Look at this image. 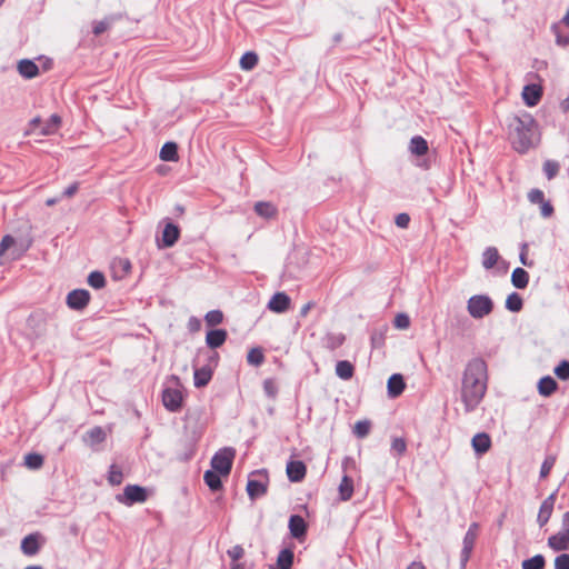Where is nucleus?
I'll return each mask as SVG.
<instances>
[{
    "instance_id": "nucleus-1",
    "label": "nucleus",
    "mask_w": 569,
    "mask_h": 569,
    "mask_svg": "<svg viewBox=\"0 0 569 569\" xmlns=\"http://www.w3.org/2000/svg\"><path fill=\"white\" fill-rule=\"evenodd\" d=\"M487 363L481 358L471 359L463 371L461 400L466 411L470 412L482 400L487 390Z\"/></svg>"
},
{
    "instance_id": "nucleus-2",
    "label": "nucleus",
    "mask_w": 569,
    "mask_h": 569,
    "mask_svg": "<svg viewBox=\"0 0 569 569\" xmlns=\"http://www.w3.org/2000/svg\"><path fill=\"white\" fill-rule=\"evenodd\" d=\"M511 142L516 151L527 152L539 141L538 124L529 113L515 117L512 123Z\"/></svg>"
},
{
    "instance_id": "nucleus-3",
    "label": "nucleus",
    "mask_w": 569,
    "mask_h": 569,
    "mask_svg": "<svg viewBox=\"0 0 569 569\" xmlns=\"http://www.w3.org/2000/svg\"><path fill=\"white\" fill-rule=\"evenodd\" d=\"M467 310L473 319H482L493 310V302L487 295H475L467 301Z\"/></svg>"
},
{
    "instance_id": "nucleus-4",
    "label": "nucleus",
    "mask_w": 569,
    "mask_h": 569,
    "mask_svg": "<svg viewBox=\"0 0 569 569\" xmlns=\"http://www.w3.org/2000/svg\"><path fill=\"white\" fill-rule=\"evenodd\" d=\"M267 470H256L251 472L247 482V493L251 500H256L267 493L268 490Z\"/></svg>"
},
{
    "instance_id": "nucleus-5",
    "label": "nucleus",
    "mask_w": 569,
    "mask_h": 569,
    "mask_svg": "<svg viewBox=\"0 0 569 569\" xmlns=\"http://www.w3.org/2000/svg\"><path fill=\"white\" fill-rule=\"evenodd\" d=\"M234 456L236 450L231 447L220 449L211 459L212 470H216L221 476H228L231 471Z\"/></svg>"
},
{
    "instance_id": "nucleus-6",
    "label": "nucleus",
    "mask_w": 569,
    "mask_h": 569,
    "mask_svg": "<svg viewBox=\"0 0 569 569\" xmlns=\"http://www.w3.org/2000/svg\"><path fill=\"white\" fill-rule=\"evenodd\" d=\"M47 315L41 310L30 313L26 321L28 337L30 339L42 337L47 331Z\"/></svg>"
},
{
    "instance_id": "nucleus-7",
    "label": "nucleus",
    "mask_w": 569,
    "mask_h": 569,
    "mask_svg": "<svg viewBox=\"0 0 569 569\" xmlns=\"http://www.w3.org/2000/svg\"><path fill=\"white\" fill-rule=\"evenodd\" d=\"M219 360L218 353H212L209 357V362L200 368H194L193 383L196 388L206 387L212 379L213 368L217 366Z\"/></svg>"
},
{
    "instance_id": "nucleus-8",
    "label": "nucleus",
    "mask_w": 569,
    "mask_h": 569,
    "mask_svg": "<svg viewBox=\"0 0 569 569\" xmlns=\"http://www.w3.org/2000/svg\"><path fill=\"white\" fill-rule=\"evenodd\" d=\"M147 498L148 493L146 488L138 485H127L123 489V493L117 496V500L127 506L144 502Z\"/></svg>"
},
{
    "instance_id": "nucleus-9",
    "label": "nucleus",
    "mask_w": 569,
    "mask_h": 569,
    "mask_svg": "<svg viewBox=\"0 0 569 569\" xmlns=\"http://www.w3.org/2000/svg\"><path fill=\"white\" fill-rule=\"evenodd\" d=\"M163 407L170 412H179L183 403V393L177 388H164L162 391Z\"/></svg>"
},
{
    "instance_id": "nucleus-10",
    "label": "nucleus",
    "mask_w": 569,
    "mask_h": 569,
    "mask_svg": "<svg viewBox=\"0 0 569 569\" xmlns=\"http://www.w3.org/2000/svg\"><path fill=\"white\" fill-rule=\"evenodd\" d=\"M90 301V292L86 289H74L67 296V306L72 310H83Z\"/></svg>"
},
{
    "instance_id": "nucleus-11",
    "label": "nucleus",
    "mask_w": 569,
    "mask_h": 569,
    "mask_svg": "<svg viewBox=\"0 0 569 569\" xmlns=\"http://www.w3.org/2000/svg\"><path fill=\"white\" fill-rule=\"evenodd\" d=\"M556 502V492L549 495L540 505L539 512L537 516V522L540 527L548 523L551 518L553 507Z\"/></svg>"
},
{
    "instance_id": "nucleus-12",
    "label": "nucleus",
    "mask_w": 569,
    "mask_h": 569,
    "mask_svg": "<svg viewBox=\"0 0 569 569\" xmlns=\"http://www.w3.org/2000/svg\"><path fill=\"white\" fill-rule=\"evenodd\" d=\"M40 538L38 532L26 536L21 541V551L29 557L37 555L41 548Z\"/></svg>"
},
{
    "instance_id": "nucleus-13",
    "label": "nucleus",
    "mask_w": 569,
    "mask_h": 569,
    "mask_svg": "<svg viewBox=\"0 0 569 569\" xmlns=\"http://www.w3.org/2000/svg\"><path fill=\"white\" fill-rule=\"evenodd\" d=\"M290 298L286 292L274 293L268 302V308L277 313L284 312L290 307Z\"/></svg>"
},
{
    "instance_id": "nucleus-14",
    "label": "nucleus",
    "mask_w": 569,
    "mask_h": 569,
    "mask_svg": "<svg viewBox=\"0 0 569 569\" xmlns=\"http://www.w3.org/2000/svg\"><path fill=\"white\" fill-rule=\"evenodd\" d=\"M289 530L290 535L300 540L306 536L307 532V523L305 519L299 515H292L289 518Z\"/></svg>"
},
{
    "instance_id": "nucleus-15",
    "label": "nucleus",
    "mask_w": 569,
    "mask_h": 569,
    "mask_svg": "<svg viewBox=\"0 0 569 569\" xmlns=\"http://www.w3.org/2000/svg\"><path fill=\"white\" fill-rule=\"evenodd\" d=\"M180 237V229L177 224L168 222L162 231V247L170 248L176 244Z\"/></svg>"
},
{
    "instance_id": "nucleus-16",
    "label": "nucleus",
    "mask_w": 569,
    "mask_h": 569,
    "mask_svg": "<svg viewBox=\"0 0 569 569\" xmlns=\"http://www.w3.org/2000/svg\"><path fill=\"white\" fill-rule=\"evenodd\" d=\"M287 476L290 481L299 482L306 476V466L300 460H291L287 465Z\"/></svg>"
},
{
    "instance_id": "nucleus-17",
    "label": "nucleus",
    "mask_w": 569,
    "mask_h": 569,
    "mask_svg": "<svg viewBox=\"0 0 569 569\" xmlns=\"http://www.w3.org/2000/svg\"><path fill=\"white\" fill-rule=\"evenodd\" d=\"M542 96V90L537 84H527L522 90V99L528 107L538 104Z\"/></svg>"
},
{
    "instance_id": "nucleus-18",
    "label": "nucleus",
    "mask_w": 569,
    "mask_h": 569,
    "mask_svg": "<svg viewBox=\"0 0 569 569\" xmlns=\"http://www.w3.org/2000/svg\"><path fill=\"white\" fill-rule=\"evenodd\" d=\"M228 338V332L224 329H212L207 332L206 343L211 349L221 347Z\"/></svg>"
},
{
    "instance_id": "nucleus-19",
    "label": "nucleus",
    "mask_w": 569,
    "mask_h": 569,
    "mask_svg": "<svg viewBox=\"0 0 569 569\" xmlns=\"http://www.w3.org/2000/svg\"><path fill=\"white\" fill-rule=\"evenodd\" d=\"M471 446L477 455H483L488 452L491 447L490 436L486 432L476 433L472 437Z\"/></svg>"
},
{
    "instance_id": "nucleus-20",
    "label": "nucleus",
    "mask_w": 569,
    "mask_h": 569,
    "mask_svg": "<svg viewBox=\"0 0 569 569\" xmlns=\"http://www.w3.org/2000/svg\"><path fill=\"white\" fill-rule=\"evenodd\" d=\"M387 388L389 397L396 398L400 396L406 388L403 377L400 373H393L388 380Z\"/></svg>"
},
{
    "instance_id": "nucleus-21",
    "label": "nucleus",
    "mask_w": 569,
    "mask_h": 569,
    "mask_svg": "<svg viewBox=\"0 0 569 569\" xmlns=\"http://www.w3.org/2000/svg\"><path fill=\"white\" fill-rule=\"evenodd\" d=\"M122 14L121 13H117V14H110V16H107L104 17V19L100 20V21H94L93 22V26H92V32L94 36H100L102 34L103 32H106L116 21L118 20H121L122 19Z\"/></svg>"
},
{
    "instance_id": "nucleus-22",
    "label": "nucleus",
    "mask_w": 569,
    "mask_h": 569,
    "mask_svg": "<svg viewBox=\"0 0 569 569\" xmlns=\"http://www.w3.org/2000/svg\"><path fill=\"white\" fill-rule=\"evenodd\" d=\"M254 212L264 219H274L278 214L277 207L269 201H258L254 204Z\"/></svg>"
},
{
    "instance_id": "nucleus-23",
    "label": "nucleus",
    "mask_w": 569,
    "mask_h": 569,
    "mask_svg": "<svg viewBox=\"0 0 569 569\" xmlns=\"http://www.w3.org/2000/svg\"><path fill=\"white\" fill-rule=\"evenodd\" d=\"M548 546L555 551L568 550L569 549V536L559 531L549 537Z\"/></svg>"
},
{
    "instance_id": "nucleus-24",
    "label": "nucleus",
    "mask_w": 569,
    "mask_h": 569,
    "mask_svg": "<svg viewBox=\"0 0 569 569\" xmlns=\"http://www.w3.org/2000/svg\"><path fill=\"white\" fill-rule=\"evenodd\" d=\"M18 71L24 79H32L39 74L38 66L29 59L20 60L18 63Z\"/></svg>"
},
{
    "instance_id": "nucleus-25",
    "label": "nucleus",
    "mask_w": 569,
    "mask_h": 569,
    "mask_svg": "<svg viewBox=\"0 0 569 569\" xmlns=\"http://www.w3.org/2000/svg\"><path fill=\"white\" fill-rule=\"evenodd\" d=\"M292 563L293 552L286 548L279 552L276 565L270 566V569H291Z\"/></svg>"
},
{
    "instance_id": "nucleus-26",
    "label": "nucleus",
    "mask_w": 569,
    "mask_h": 569,
    "mask_svg": "<svg viewBox=\"0 0 569 569\" xmlns=\"http://www.w3.org/2000/svg\"><path fill=\"white\" fill-rule=\"evenodd\" d=\"M61 117L57 113H53L49 120L43 124L41 126L40 130H39V134L40 136H51V134H54L58 129L60 128L61 126Z\"/></svg>"
},
{
    "instance_id": "nucleus-27",
    "label": "nucleus",
    "mask_w": 569,
    "mask_h": 569,
    "mask_svg": "<svg viewBox=\"0 0 569 569\" xmlns=\"http://www.w3.org/2000/svg\"><path fill=\"white\" fill-rule=\"evenodd\" d=\"M159 157L162 161H177L179 159L178 144L173 141L166 142L161 147Z\"/></svg>"
},
{
    "instance_id": "nucleus-28",
    "label": "nucleus",
    "mask_w": 569,
    "mask_h": 569,
    "mask_svg": "<svg viewBox=\"0 0 569 569\" xmlns=\"http://www.w3.org/2000/svg\"><path fill=\"white\" fill-rule=\"evenodd\" d=\"M557 387V381L550 376L541 378L538 382V391L543 397L551 396L556 391Z\"/></svg>"
},
{
    "instance_id": "nucleus-29",
    "label": "nucleus",
    "mask_w": 569,
    "mask_h": 569,
    "mask_svg": "<svg viewBox=\"0 0 569 569\" xmlns=\"http://www.w3.org/2000/svg\"><path fill=\"white\" fill-rule=\"evenodd\" d=\"M511 283L517 289H525L529 283V273L522 268H516L511 273Z\"/></svg>"
},
{
    "instance_id": "nucleus-30",
    "label": "nucleus",
    "mask_w": 569,
    "mask_h": 569,
    "mask_svg": "<svg viewBox=\"0 0 569 569\" xmlns=\"http://www.w3.org/2000/svg\"><path fill=\"white\" fill-rule=\"evenodd\" d=\"M355 367L348 360H340L336 365V375L342 380H349L353 377Z\"/></svg>"
},
{
    "instance_id": "nucleus-31",
    "label": "nucleus",
    "mask_w": 569,
    "mask_h": 569,
    "mask_svg": "<svg viewBox=\"0 0 569 569\" xmlns=\"http://www.w3.org/2000/svg\"><path fill=\"white\" fill-rule=\"evenodd\" d=\"M220 473L216 470H207L203 475V480L211 491H218L222 489V481Z\"/></svg>"
},
{
    "instance_id": "nucleus-32",
    "label": "nucleus",
    "mask_w": 569,
    "mask_h": 569,
    "mask_svg": "<svg viewBox=\"0 0 569 569\" xmlns=\"http://www.w3.org/2000/svg\"><path fill=\"white\" fill-rule=\"evenodd\" d=\"M499 253L497 248L495 247H488L482 252V266L485 269L489 270L492 269L496 263L498 262Z\"/></svg>"
},
{
    "instance_id": "nucleus-33",
    "label": "nucleus",
    "mask_w": 569,
    "mask_h": 569,
    "mask_svg": "<svg viewBox=\"0 0 569 569\" xmlns=\"http://www.w3.org/2000/svg\"><path fill=\"white\" fill-rule=\"evenodd\" d=\"M478 529L479 525L477 522H473L469 526L465 537H463V547L462 549H466V551L473 549L477 536H478Z\"/></svg>"
},
{
    "instance_id": "nucleus-34",
    "label": "nucleus",
    "mask_w": 569,
    "mask_h": 569,
    "mask_svg": "<svg viewBox=\"0 0 569 569\" xmlns=\"http://www.w3.org/2000/svg\"><path fill=\"white\" fill-rule=\"evenodd\" d=\"M410 151L417 156H423L428 152V143L426 139L416 136L410 141Z\"/></svg>"
},
{
    "instance_id": "nucleus-35",
    "label": "nucleus",
    "mask_w": 569,
    "mask_h": 569,
    "mask_svg": "<svg viewBox=\"0 0 569 569\" xmlns=\"http://www.w3.org/2000/svg\"><path fill=\"white\" fill-rule=\"evenodd\" d=\"M44 463L43 456L37 452H30L24 456V466L31 470L40 469Z\"/></svg>"
},
{
    "instance_id": "nucleus-36",
    "label": "nucleus",
    "mask_w": 569,
    "mask_h": 569,
    "mask_svg": "<svg viewBox=\"0 0 569 569\" xmlns=\"http://www.w3.org/2000/svg\"><path fill=\"white\" fill-rule=\"evenodd\" d=\"M86 437L91 445H98L106 440L107 435L102 427L96 426L87 431Z\"/></svg>"
},
{
    "instance_id": "nucleus-37",
    "label": "nucleus",
    "mask_w": 569,
    "mask_h": 569,
    "mask_svg": "<svg viewBox=\"0 0 569 569\" xmlns=\"http://www.w3.org/2000/svg\"><path fill=\"white\" fill-rule=\"evenodd\" d=\"M523 301L519 293L512 292L506 299V308L511 312H519L522 309Z\"/></svg>"
},
{
    "instance_id": "nucleus-38",
    "label": "nucleus",
    "mask_w": 569,
    "mask_h": 569,
    "mask_svg": "<svg viewBox=\"0 0 569 569\" xmlns=\"http://www.w3.org/2000/svg\"><path fill=\"white\" fill-rule=\"evenodd\" d=\"M339 493L342 500H348L351 498L353 493V482L349 477L343 476L339 485Z\"/></svg>"
},
{
    "instance_id": "nucleus-39",
    "label": "nucleus",
    "mask_w": 569,
    "mask_h": 569,
    "mask_svg": "<svg viewBox=\"0 0 569 569\" xmlns=\"http://www.w3.org/2000/svg\"><path fill=\"white\" fill-rule=\"evenodd\" d=\"M107 280L101 271H92L88 276V284L93 289H102L106 287Z\"/></svg>"
},
{
    "instance_id": "nucleus-40",
    "label": "nucleus",
    "mask_w": 569,
    "mask_h": 569,
    "mask_svg": "<svg viewBox=\"0 0 569 569\" xmlns=\"http://www.w3.org/2000/svg\"><path fill=\"white\" fill-rule=\"evenodd\" d=\"M371 430V421L370 420H360L357 421L353 426V433L357 438L363 439L366 438Z\"/></svg>"
},
{
    "instance_id": "nucleus-41",
    "label": "nucleus",
    "mask_w": 569,
    "mask_h": 569,
    "mask_svg": "<svg viewBox=\"0 0 569 569\" xmlns=\"http://www.w3.org/2000/svg\"><path fill=\"white\" fill-rule=\"evenodd\" d=\"M546 565L542 555H536L529 559L522 561V569H543Z\"/></svg>"
},
{
    "instance_id": "nucleus-42",
    "label": "nucleus",
    "mask_w": 569,
    "mask_h": 569,
    "mask_svg": "<svg viewBox=\"0 0 569 569\" xmlns=\"http://www.w3.org/2000/svg\"><path fill=\"white\" fill-rule=\"evenodd\" d=\"M257 63L258 56L252 51L246 52L240 59V67L243 70H251L257 66Z\"/></svg>"
},
{
    "instance_id": "nucleus-43",
    "label": "nucleus",
    "mask_w": 569,
    "mask_h": 569,
    "mask_svg": "<svg viewBox=\"0 0 569 569\" xmlns=\"http://www.w3.org/2000/svg\"><path fill=\"white\" fill-rule=\"evenodd\" d=\"M247 361L252 366H260L264 361V356L261 348H252L247 355Z\"/></svg>"
},
{
    "instance_id": "nucleus-44",
    "label": "nucleus",
    "mask_w": 569,
    "mask_h": 569,
    "mask_svg": "<svg viewBox=\"0 0 569 569\" xmlns=\"http://www.w3.org/2000/svg\"><path fill=\"white\" fill-rule=\"evenodd\" d=\"M204 320L207 326L216 327L223 321V313L220 310H211L206 313Z\"/></svg>"
},
{
    "instance_id": "nucleus-45",
    "label": "nucleus",
    "mask_w": 569,
    "mask_h": 569,
    "mask_svg": "<svg viewBox=\"0 0 569 569\" xmlns=\"http://www.w3.org/2000/svg\"><path fill=\"white\" fill-rule=\"evenodd\" d=\"M407 450V442L405 438H393L391 441V452L393 456H402Z\"/></svg>"
},
{
    "instance_id": "nucleus-46",
    "label": "nucleus",
    "mask_w": 569,
    "mask_h": 569,
    "mask_svg": "<svg viewBox=\"0 0 569 569\" xmlns=\"http://www.w3.org/2000/svg\"><path fill=\"white\" fill-rule=\"evenodd\" d=\"M559 169L560 166L557 161L547 160L543 163V172L549 180L553 179L558 174Z\"/></svg>"
},
{
    "instance_id": "nucleus-47",
    "label": "nucleus",
    "mask_w": 569,
    "mask_h": 569,
    "mask_svg": "<svg viewBox=\"0 0 569 569\" xmlns=\"http://www.w3.org/2000/svg\"><path fill=\"white\" fill-rule=\"evenodd\" d=\"M263 391L264 393L271 398L274 399L278 395V385L273 379H266L263 381Z\"/></svg>"
},
{
    "instance_id": "nucleus-48",
    "label": "nucleus",
    "mask_w": 569,
    "mask_h": 569,
    "mask_svg": "<svg viewBox=\"0 0 569 569\" xmlns=\"http://www.w3.org/2000/svg\"><path fill=\"white\" fill-rule=\"evenodd\" d=\"M555 375L561 379L567 380L569 379V361L563 360L561 361L555 369Z\"/></svg>"
},
{
    "instance_id": "nucleus-49",
    "label": "nucleus",
    "mask_w": 569,
    "mask_h": 569,
    "mask_svg": "<svg viewBox=\"0 0 569 569\" xmlns=\"http://www.w3.org/2000/svg\"><path fill=\"white\" fill-rule=\"evenodd\" d=\"M227 555L231 558L232 563H239L238 560L244 555V549L240 545H236L227 551Z\"/></svg>"
},
{
    "instance_id": "nucleus-50",
    "label": "nucleus",
    "mask_w": 569,
    "mask_h": 569,
    "mask_svg": "<svg viewBox=\"0 0 569 569\" xmlns=\"http://www.w3.org/2000/svg\"><path fill=\"white\" fill-rule=\"evenodd\" d=\"M345 341V336L339 335H328L327 337V347L330 349H336L340 347Z\"/></svg>"
},
{
    "instance_id": "nucleus-51",
    "label": "nucleus",
    "mask_w": 569,
    "mask_h": 569,
    "mask_svg": "<svg viewBox=\"0 0 569 569\" xmlns=\"http://www.w3.org/2000/svg\"><path fill=\"white\" fill-rule=\"evenodd\" d=\"M555 569H569V555L561 553L555 559Z\"/></svg>"
},
{
    "instance_id": "nucleus-52",
    "label": "nucleus",
    "mask_w": 569,
    "mask_h": 569,
    "mask_svg": "<svg viewBox=\"0 0 569 569\" xmlns=\"http://www.w3.org/2000/svg\"><path fill=\"white\" fill-rule=\"evenodd\" d=\"M528 199L531 203H542L545 201V194L540 189H532L528 193Z\"/></svg>"
},
{
    "instance_id": "nucleus-53",
    "label": "nucleus",
    "mask_w": 569,
    "mask_h": 569,
    "mask_svg": "<svg viewBox=\"0 0 569 569\" xmlns=\"http://www.w3.org/2000/svg\"><path fill=\"white\" fill-rule=\"evenodd\" d=\"M553 463H555L553 458H547L542 462L541 468H540V478H546L550 473V470L552 469Z\"/></svg>"
},
{
    "instance_id": "nucleus-54",
    "label": "nucleus",
    "mask_w": 569,
    "mask_h": 569,
    "mask_svg": "<svg viewBox=\"0 0 569 569\" xmlns=\"http://www.w3.org/2000/svg\"><path fill=\"white\" fill-rule=\"evenodd\" d=\"M410 325L409 317L405 313H400L395 319V326L399 329H407Z\"/></svg>"
},
{
    "instance_id": "nucleus-55",
    "label": "nucleus",
    "mask_w": 569,
    "mask_h": 569,
    "mask_svg": "<svg viewBox=\"0 0 569 569\" xmlns=\"http://www.w3.org/2000/svg\"><path fill=\"white\" fill-rule=\"evenodd\" d=\"M14 243L13 237L6 234L0 241V257Z\"/></svg>"
},
{
    "instance_id": "nucleus-56",
    "label": "nucleus",
    "mask_w": 569,
    "mask_h": 569,
    "mask_svg": "<svg viewBox=\"0 0 569 569\" xmlns=\"http://www.w3.org/2000/svg\"><path fill=\"white\" fill-rule=\"evenodd\" d=\"M187 327L190 332H198L201 329V320L194 316H191L188 320Z\"/></svg>"
},
{
    "instance_id": "nucleus-57",
    "label": "nucleus",
    "mask_w": 569,
    "mask_h": 569,
    "mask_svg": "<svg viewBox=\"0 0 569 569\" xmlns=\"http://www.w3.org/2000/svg\"><path fill=\"white\" fill-rule=\"evenodd\" d=\"M123 475L121 470H114L113 468L110 470L109 473V482L111 485H120L122 482Z\"/></svg>"
},
{
    "instance_id": "nucleus-58",
    "label": "nucleus",
    "mask_w": 569,
    "mask_h": 569,
    "mask_svg": "<svg viewBox=\"0 0 569 569\" xmlns=\"http://www.w3.org/2000/svg\"><path fill=\"white\" fill-rule=\"evenodd\" d=\"M540 212L543 218H550L553 213V207L549 201L540 203Z\"/></svg>"
},
{
    "instance_id": "nucleus-59",
    "label": "nucleus",
    "mask_w": 569,
    "mask_h": 569,
    "mask_svg": "<svg viewBox=\"0 0 569 569\" xmlns=\"http://www.w3.org/2000/svg\"><path fill=\"white\" fill-rule=\"evenodd\" d=\"M527 256H528V244L527 243H522L520 256H519L520 262L523 266L531 267L532 266V261H529Z\"/></svg>"
},
{
    "instance_id": "nucleus-60",
    "label": "nucleus",
    "mask_w": 569,
    "mask_h": 569,
    "mask_svg": "<svg viewBox=\"0 0 569 569\" xmlns=\"http://www.w3.org/2000/svg\"><path fill=\"white\" fill-rule=\"evenodd\" d=\"M395 222L400 228H407L410 222V217L407 213H399L397 214Z\"/></svg>"
},
{
    "instance_id": "nucleus-61",
    "label": "nucleus",
    "mask_w": 569,
    "mask_h": 569,
    "mask_svg": "<svg viewBox=\"0 0 569 569\" xmlns=\"http://www.w3.org/2000/svg\"><path fill=\"white\" fill-rule=\"evenodd\" d=\"M78 190H79V182H73L63 190L62 196L66 198H71L78 192Z\"/></svg>"
},
{
    "instance_id": "nucleus-62",
    "label": "nucleus",
    "mask_w": 569,
    "mask_h": 569,
    "mask_svg": "<svg viewBox=\"0 0 569 569\" xmlns=\"http://www.w3.org/2000/svg\"><path fill=\"white\" fill-rule=\"evenodd\" d=\"M41 123H42V120H41V118H40V117H34L33 119H31V120H30V122H29V130L27 131V133H28V134H29V133H32V132H34L38 128H41V127H40V126H41Z\"/></svg>"
},
{
    "instance_id": "nucleus-63",
    "label": "nucleus",
    "mask_w": 569,
    "mask_h": 569,
    "mask_svg": "<svg viewBox=\"0 0 569 569\" xmlns=\"http://www.w3.org/2000/svg\"><path fill=\"white\" fill-rule=\"evenodd\" d=\"M560 532L569 536V511L562 515Z\"/></svg>"
},
{
    "instance_id": "nucleus-64",
    "label": "nucleus",
    "mask_w": 569,
    "mask_h": 569,
    "mask_svg": "<svg viewBox=\"0 0 569 569\" xmlns=\"http://www.w3.org/2000/svg\"><path fill=\"white\" fill-rule=\"evenodd\" d=\"M471 552H472L471 550H468V551H466V549L461 550V557H460L461 558L460 559L461 569L466 568V565H467L468 560L470 559Z\"/></svg>"
}]
</instances>
